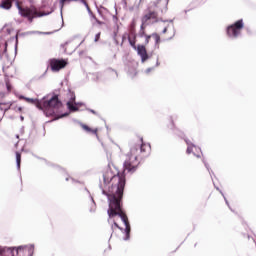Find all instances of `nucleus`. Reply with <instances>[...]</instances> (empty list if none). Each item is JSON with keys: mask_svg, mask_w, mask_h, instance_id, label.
Masks as SVG:
<instances>
[{"mask_svg": "<svg viewBox=\"0 0 256 256\" xmlns=\"http://www.w3.org/2000/svg\"><path fill=\"white\" fill-rule=\"evenodd\" d=\"M104 183L108 185V183H111V186L109 187V193H111V198L109 202V208H108V216L111 217H117L119 215L120 219L123 221L126 229L127 235L131 233V225L129 224V218L127 217V214L125 211H123V207L121 206V199H123V191H125V174L124 173H118L116 175H113V172L111 170H106L103 174Z\"/></svg>", "mask_w": 256, "mask_h": 256, "instance_id": "nucleus-1", "label": "nucleus"}, {"mask_svg": "<svg viewBox=\"0 0 256 256\" xmlns=\"http://www.w3.org/2000/svg\"><path fill=\"white\" fill-rule=\"evenodd\" d=\"M140 141V146H133L126 154L124 170L128 171V173H135L141 163V159H145V157L151 155V144L144 143L143 138Z\"/></svg>", "mask_w": 256, "mask_h": 256, "instance_id": "nucleus-2", "label": "nucleus"}, {"mask_svg": "<svg viewBox=\"0 0 256 256\" xmlns=\"http://www.w3.org/2000/svg\"><path fill=\"white\" fill-rule=\"evenodd\" d=\"M167 5H169V0H156L151 2L144 10L141 17V31H145L146 27L149 25L159 23V13H165L167 11Z\"/></svg>", "mask_w": 256, "mask_h": 256, "instance_id": "nucleus-3", "label": "nucleus"}, {"mask_svg": "<svg viewBox=\"0 0 256 256\" xmlns=\"http://www.w3.org/2000/svg\"><path fill=\"white\" fill-rule=\"evenodd\" d=\"M19 99H23L26 103L35 105L37 109L45 113L46 117H53V115L59 113V109L63 107V103L59 100L58 96H53L50 100L43 99L40 101L25 96H20Z\"/></svg>", "mask_w": 256, "mask_h": 256, "instance_id": "nucleus-4", "label": "nucleus"}, {"mask_svg": "<svg viewBox=\"0 0 256 256\" xmlns=\"http://www.w3.org/2000/svg\"><path fill=\"white\" fill-rule=\"evenodd\" d=\"M243 31V20H238L234 24L227 27L228 37H238Z\"/></svg>", "mask_w": 256, "mask_h": 256, "instance_id": "nucleus-5", "label": "nucleus"}, {"mask_svg": "<svg viewBox=\"0 0 256 256\" xmlns=\"http://www.w3.org/2000/svg\"><path fill=\"white\" fill-rule=\"evenodd\" d=\"M67 64L68 62L65 59L52 58L49 60V65L53 73H58V71H61V69H65Z\"/></svg>", "mask_w": 256, "mask_h": 256, "instance_id": "nucleus-6", "label": "nucleus"}, {"mask_svg": "<svg viewBox=\"0 0 256 256\" xmlns=\"http://www.w3.org/2000/svg\"><path fill=\"white\" fill-rule=\"evenodd\" d=\"M16 250V256H33L35 253V246L32 244L18 246L13 248Z\"/></svg>", "mask_w": 256, "mask_h": 256, "instance_id": "nucleus-7", "label": "nucleus"}, {"mask_svg": "<svg viewBox=\"0 0 256 256\" xmlns=\"http://www.w3.org/2000/svg\"><path fill=\"white\" fill-rule=\"evenodd\" d=\"M138 55H140L142 62L145 63L149 59V54H147V48L144 45H138L136 47Z\"/></svg>", "mask_w": 256, "mask_h": 256, "instance_id": "nucleus-8", "label": "nucleus"}, {"mask_svg": "<svg viewBox=\"0 0 256 256\" xmlns=\"http://www.w3.org/2000/svg\"><path fill=\"white\" fill-rule=\"evenodd\" d=\"M80 127H82V129L86 131V133H91L92 135H96V137H99V128L93 129L86 124H81Z\"/></svg>", "mask_w": 256, "mask_h": 256, "instance_id": "nucleus-9", "label": "nucleus"}, {"mask_svg": "<svg viewBox=\"0 0 256 256\" xmlns=\"http://www.w3.org/2000/svg\"><path fill=\"white\" fill-rule=\"evenodd\" d=\"M128 41L134 49H137V34H128Z\"/></svg>", "mask_w": 256, "mask_h": 256, "instance_id": "nucleus-10", "label": "nucleus"}, {"mask_svg": "<svg viewBox=\"0 0 256 256\" xmlns=\"http://www.w3.org/2000/svg\"><path fill=\"white\" fill-rule=\"evenodd\" d=\"M75 96H72L70 101L67 102V107L70 111H79V108L75 106Z\"/></svg>", "mask_w": 256, "mask_h": 256, "instance_id": "nucleus-11", "label": "nucleus"}, {"mask_svg": "<svg viewBox=\"0 0 256 256\" xmlns=\"http://www.w3.org/2000/svg\"><path fill=\"white\" fill-rule=\"evenodd\" d=\"M9 109H12L18 113H23V107L21 106H14L13 104H10L7 108L4 109V111H9Z\"/></svg>", "mask_w": 256, "mask_h": 256, "instance_id": "nucleus-12", "label": "nucleus"}, {"mask_svg": "<svg viewBox=\"0 0 256 256\" xmlns=\"http://www.w3.org/2000/svg\"><path fill=\"white\" fill-rule=\"evenodd\" d=\"M0 7L2 9H11V7H13V3L11 2V0H4L0 4Z\"/></svg>", "mask_w": 256, "mask_h": 256, "instance_id": "nucleus-13", "label": "nucleus"}, {"mask_svg": "<svg viewBox=\"0 0 256 256\" xmlns=\"http://www.w3.org/2000/svg\"><path fill=\"white\" fill-rule=\"evenodd\" d=\"M0 255L1 256H13V249H11V248L0 249Z\"/></svg>", "mask_w": 256, "mask_h": 256, "instance_id": "nucleus-14", "label": "nucleus"}, {"mask_svg": "<svg viewBox=\"0 0 256 256\" xmlns=\"http://www.w3.org/2000/svg\"><path fill=\"white\" fill-rule=\"evenodd\" d=\"M141 37H145V45H149V42L151 41V35H148L147 33H145V30H142V33L140 34Z\"/></svg>", "mask_w": 256, "mask_h": 256, "instance_id": "nucleus-15", "label": "nucleus"}, {"mask_svg": "<svg viewBox=\"0 0 256 256\" xmlns=\"http://www.w3.org/2000/svg\"><path fill=\"white\" fill-rule=\"evenodd\" d=\"M128 34H137V32H136V30H135V21H133V22L129 25Z\"/></svg>", "mask_w": 256, "mask_h": 256, "instance_id": "nucleus-16", "label": "nucleus"}, {"mask_svg": "<svg viewBox=\"0 0 256 256\" xmlns=\"http://www.w3.org/2000/svg\"><path fill=\"white\" fill-rule=\"evenodd\" d=\"M152 37H153V39H154V41H155V43H156L157 45H159V43H161V36H160L159 34L153 33V34H152Z\"/></svg>", "mask_w": 256, "mask_h": 256, "instance_id": "nucleus-17", "label": "nucleus"}, {"mask_svg": "<svg viewBox=\"0 0 256 256\" xmlns=\"http://www.w3.org/2000/svg\"><path fill=\"white\" fill-rule=\"evenodd\" d=\"M16 163H17L18 169H21V153L19 152H16Z\"/></svg>", "mask_w": 256, "mask_h": 256, "instance_id": "nucleus-18", "label": "nucleus"}, {"mask_svg": "<svg viewBox=\"0 0 256 256\" xmlns=\"http://www.w3.org/2000/svg\"><path fill=\"white\" fill-rule=\"evenodd\" d=\"M106 153H112L113 152V148L111 147V144H102Z\"/></svg>", "mask_w": 256, "mask_h": 256, "instance_id": "nucleus-19", "label": "nucleus"}, {"mask_svg": "<svg viewBox=\"0 0 256 256\" xmlns=\"http://www.w3.org/2000/svg\"><path fill=\"white\" fill-rule=\"evenodd\" d=\"M128 33H124L123 35H122V42H121V47H123V44L125 43V41L128 39Z\"/></svg>", "mask_w": 256, "mask_h": 256, "instance_id": "nucleus-20", "label": "nucleus"}, {"mask_svg": "<svg viewBox=\"0 0 256 256\" xmlns=\"http://www.w3.org/2000/svg\"><path fill=\"white\" fill-rule=\"evenodd\" d=\"M100 39H101V32L95 35V39H94L95 43H97V41H99Z\"/></svg>", "mask_w": 256, "mask_h": 256, "instance_id": "nucleus-21", "label": "nucleus"}, {"mask_svg": "<svg viewBox=\"0 0 256 256\" xmlns=\"http://www.w3.org/2000/svg\"><path fill=\"white\" fill-rule=\"evenodd\" d=\"M193 149H195V146H190L187 148L186 151H187L188 155H190V153H193Z\"/></svg>", "mask_w": 256, "mask_h": 256, "instance_id": "nucleus-22", "label": "nucleus"}, {"mask_svg": "<svg viewBox=\"0 0 256 256\" xmlns=\"http://www.w3.org/2000/svg\"><path fill=\"white\" fill-rule=\"evenodd\" d=\"M171 123V129H175V120L173 118H170Z\"/></svg>", "mask_w": 256, "mask_h": 256, "instance_id": "nucleus-23", "label": "nucleus"}, {"mask_svg": "<svg viewBox=\"0 0 256 256\" xmlns=\"http://www.w3.org/2000/svg\"><path fill=\"white\" fill-rule=\"evenodd\" d=\"M115 227L117 228V229H123V228H120L119 227V224H117V222H114V225H112V229H115Z\"/></svg>", "mask_w": 256, "mask_h": 256, "instance_id": "nucleus-24", "label": "nucleus"}, {"mask_svg": "<svg viewBox=\"0 0 256 256\" xmlns=\"http://www.w3.org/2000/svg\"><path fill=\"white\" fill-rule=\"evenodd\" d=\"M95 21L98 25H105V22L100 21L99 19L95 18Z\"/></svg>", "mask_w": 256, "mask_h": 256, "instance_id": "nucleus-25", "label": "nucleus"}, {"mask_svg": "<svg viewBox=\"0 0 256 256\" xmlns=\"http://www.w3.org/2000/svg\"><path fill=\"white\" fill-rule=\"evenodd\" d=\"M83 3L87 7V9H89V4H87V2H85V1Z\"/></svg>", "mask_w": 256, "mask_h": 256, "instance_id": "nucleus-26", "label": "nucleus"}, {"mask_svg": "<svg viewBox=\"0 0 256 256\" xmlns=\"http://www.w3.org/2000/svg\"><path fill=\"white\" fill-rule=\"evenodd\" d=\"M162 33H167V28H164V30L162 31Z\"/></svg>", "mask_w": 256, "mask_h": 256, "instance_id": "nucleus-27", "label": "nucleus"}, {"mask_svg": "<svg viewBox=\"0 0 256 256\" xmlns=\"http://www.w3.org/2000/svg\"><path fill=\"white\" fill-rule=\"evenodd\" d=\"M134 75H137V72H135Z\"/></svg>", "mask_w": 256, "mask_h": 256, "instance_id": "nucleus-28", "label": "nucleus"}]
</instances>
